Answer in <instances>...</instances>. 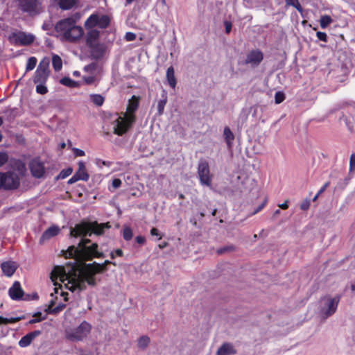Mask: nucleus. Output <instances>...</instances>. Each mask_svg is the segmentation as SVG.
<instances>
[{
  "label": "nucleus",
  "instance_id": "f257e3e1",
  "mask_svg": "<svg viewBox=\"0 0 355 355\" xmlns=\"http://www.w3.org/2000/svg\"><path fill=\"white\" fill-rule=\"evenodd\" d=\"M89 242V239H83L78 247H69L64 253V256L73 258V262L64 266H56L53 272V279L56 277H60L69 289H84L87 284L92 286L96 284L94 275L105 271L107 264L112 263L116 266L114 262L108 260L105 261L102 264L96 262L92 264H84V261L92 257H103V253L98 251L96 243L87 246Z\"/></svg>",
  "mask_w": 355,
  "mask_h": 355
},
{
  "label": "nucleus",
  "instance_id": "f03ea898",
  "mask_svg": "<svg viewBox=\"0 0 355 355\" xmlns=\"http://www.w3.org/2000/svg\"><path fill=\"white\" fill-rule=\"evenodd\" d=\"M139 106V98L133 96L128 101L126 111L113 122L114 132L118 135L125 133L135 121V112Z\"/></svg>",
  "mask_w": 355,
  "mask_h": 355
},
{
  "label": "nucleus",
  "instance_id": "7ed1b4c3",
  "mask_svg": "<svg viewBox=\"0 0 355 355\" xmlns=\"http://www.w3.org/2000/svg\"><path fill=\"white\" fill-rule=\"evenodd\" d=\"M55 266L54 268H55ZM55 268L53 269L51 273V282L53 283V285L55 286L54 288V293H52L51 294V299L49 300V311L50 313H57L60 311L64 306H65V302L67 301L68 297V293H65L62 291V287L64 286L65 288L74 292V291H80L82 289L80 290H71L69 289L66 286V284L62 280H60V277H57L53 279V272L54 271Z\"/></svg>",
  "mask_w": 355,
  "mask_h": 355
},
{
  "label": "nucleus",
  "instance_id": "20e7f679",
  "mask_svg": "<svg viewBox=\"0 0 355 355\" xmlns=\"http://www.w3.org/2000/svg\"><path fill=\"white\" fill-rule=\"evenodd\" d=\"M55 30L62 39L70 42L80 38L83 35V28L76 25L73 18H67L58 22Z\"/></svg>",
  "mask_w": 355,
  "mask_h": 355
},
{
  "label": "nucleus",
  "instance_id": "39448f33",
  "mask_svg": "<svg viewBox=\"0 0 355 355\" xmlns=\"http://www.w3.org/2000/svg\"><path fill=\"white\" fill-rule=\"evenodd\" d=\"M110 227L108 223L98 224L97 222H85L76 225L73 228L71 229L70 234L72 236H85L94 234L96 235H101L104 232L105 229Z\"/></svg>",
  "mask_w": 355,
  "mask_h": 355
},
{
  "label": "nucleus",
  "instance_id": "423d86ee",
  "mask_svg": "<svg viewBox=\"0 0 355 355\" xmlns=\"http://www.w3.org/2000/svg\"><path fill=\"white\" fill-rule=\"evenodd\" d=\"M92 330V325L83 321L75 329H67L65 330V338L73 342L81 341L87 337Z\"/></svg>",
  "mask_w": 355,
  "mask_h": 355
},
{
  "label": "nucleus",
  "instance_id": "0eeeda50",
  "mask_svg": "<svg viewBox=\"0 0 355 355\" xmlns=\"http://www.w3.org/2000/svg\"><path fill=\"white\" fill-rule=\"evenodd\" d=\"M17 174L14 173H3V184L5 189L17 188L19 184V176H21L26 172L25 165L21 161H17L15 163Z\"/></svg>",
  "mask_w": 355,
  "mask_h": 355
},
{
  "label": "nucleus",
  "instance_id": "6e6552de",
  "mask_svg": "<svg viewBox=\"0 0 355 355\" xmlns=\"http://www.w3.org/2000/svg\"><path fill=\"white\" fill-rule=\"evenodd\" d=\"M339 301V296L324 297L320 302V314L324 318H327L334 314L337 309Z\"/></svg>",
  "mask_w": 355,
  "mask_h": 355
},
{
  "label": "nucleus",
  "instance_id": "1a4fd4ad",
  "mask_svg": "<svg viewBox=\"0 0 355 355\" xmlns=\"http://www.w3.org/2000/svg\"><path fill=\"white\" fill-rule=\"evenodd\" d=\"M50 60L48 58H44L40 62L33 78L34 83H46L50 73Z\"/></svg>",
  "mask_w": 355,
  "mask_h": 355
},
{
  "label": "nucleus",
  "instance_id": "9d476101",
  "mask_svg": "<svg viewBox=\"0 0 355 355\" xmlns=\"http://www.w3.org/2000/svg\"><path fill=\"white\" fill-rule=\"evenodd\" d=\"M8 40L16 45H29L33 42L35 36L22 31H15L8 36Z\"/></svg>",
  "mask_w": 355,
  "mask_h": 355
},
{
  "label": "nucleus",
  "instance_id": "9b49d317",
  "mask_svg": "<svg viewBox=\"0 0 355 355\" xmlns=\"http://www.w3.org/2000/svg\"><path fill=\"white\" fill-rule=\"evenodd\" d=\"M198 174L202 185L210 187L212 176L210 173L209 164L206 162H201L198 165Z\"/></svg>",
  "mask_w": 355,
  "mask_h": 355
},
{
  "label": "nucleus",
  "instance_id": "f8f14e48",
  "mask_svg": "<svg viewBox=\"0 0 355 355\" xmlns=\"http://www.w3.org/2000/svg\"><path fill=\"white\" fill-rule=\"evenodd\" d=\"M19 8L31 15L37 13L41 8V3L38 0H19Z\"/></svg>",
  "mask_w": 355,
  "mask_h": 355
},
{
  "label": "nucleus",
  "instance_id": "ddd939ff",
  "mask_svg": "<svg viewBox=\"0 0 355 355\" xmlns=\"http://www.w3.org/2000/svg\"><path fill=\"white\" fill-rule=\"evenodd\" d=\"M263 58V55L261 51L258 49L252 50L247 54L245 63L252 67H256L261 63Z\"/></svg>",
  "mask_w": 355,
  "mask_h": 355
},
{
  "label": "nucleus",
  "instance_id": "4468645a",
  "mask_svg": "<svg viewBox=\"0 0 355 355\" xmlns=\"http://www.w3.org/2000/svg\"><path fill=\"white\" fill-rule=\"evenodd\" d=\"M85 70L92 73L91 75L83 76V80L86 84L92 85L98 80L99 71L94 64L86 66Z\"/></svg>",
  "mask_w": 355,
  "mask_h": 355
},
{
  "label": "nucleus",
  "instance_id": "2eb2a0df",
  "mask_svg": "<svg viewBox=\"0 0 355 355\" xmlns=\"http://www.w3.org/2000/svg\"><path fill=\"white\" fill-rule=\"evenodd\" d=\"M30 170L32 175L35 178H42L44 174V166L43 164L38 159H34L30 163Z\"/></svg>",
  "mask_w": 355,
  "mask_h": 355
},
{
  "label": "nucleus",
  "instance_id": "dca6fc26",
  "mask_svg": "<svg viewBox=\"0 0 355 355\" xmlns=\"http://www.w3.org/2000/svg\"><path fill=\"white\" fill-rule=\"evenodd\" d=\"M24 291L19 282H15L8 290V295L12 300L19 301L23 299Z\"/></svg>",
  "mask_w": 355,
  "mask_h": 355
},
{
  "label": "nucleus",
  "instance_id": "f3484780",
  "mask_svg": "<svg viewBox=\"0 0 355 355\" xmlns=\"http://www.w3.org/2000/svg\"><path fill=\"white\" fill-rule=\"evenodd\" d=\"M17 267L18 264L13 261H4L1 265L3 273L8 277L12 276Z\"/></svg>",
  "mask_w": 355,
  "mask_h": 355
},
{
  "label": "nucleus",
  "instance_id": "a211bd4d",
  "mask_svg": "<svg viewBox=\"0 0 355 355\" xmlns=\"http://www.w3.org/2000/svg\"><path fill=\"white\" fill-rule=\"evenodd\" d=\"M40 334V331H35L31 333H29L22 337L21 340L19 341V345L21 347H26L32 343L33 339Z\"/></svg>",
  "mask_w": 355,
  "mask_h": 355
},
{
  "label": "nucleus",
  "instance_id": "6ab92c4d",
  "mask_svg": "<svg viewBox=\"0 0 355 355\" xmlns=\"http://www.w3.org/2000/svg\"><path fill=\"white\" fill-rule=\"evenodd\" d=\"M80 180L87 181L89 179V175L87 173L85 165L83 162H78V169L74 174Z\"/></svg>",
  "mask_w": 355,
  "mask_h": 355
},
{
  "label": "nucleus",
  "instance_id": "aec40b11",
  "mask_svg": "<svg viewBox=\"0 0 355 355\" xmlns=\"http://www.w3.org/2000/svg\"><path fill=\"white\" fill-rule=\"evenodd\" d=\"M234 346L229 343L223 344L217 351V355H235Z\"/></svg>",
  "mask_w": 355,
  "mask_h": 355
},
{
  "label": "nucleus",
  "instance_id": "412c9836",
  "mask_svg": "<svg viewBox=\"0 0 355 355\" xmlns=\"http://www.w3.org/2000/svg\"><path fill=\"white\" fill-rule=\"evenodd\" d=\"M60 232V228L57 226H52L48 228L42 235L41 241H44L48 240L55 236H56Z\"/></svg>",
  "mask_w": 355,
  "mask_h": 355
},
{
  "label": "nucleus",
  "instance_id": "4be33fe9",
  "mask_svg": "<svg viewBox=\"0 0 355 355\" xmlns=\"http://www.w3.org/2000/svg\"><path fill=\"white\" fill-rule=\"evenodd\" d=\"M166 80L168 85L172 87L175 88L176 86V78L175 77V71L173 67H169L166 71Z\"/></svg>",
  "mask_w": 355,
  "mask_h": 355
},
{
  "label": "nucleus",
  "instance_id": "5701e85b",
  "mask_svg": "<svg viewBox=\"0 0 355 355\" xmlns=\"http://www.w3.org/2000/svg\"><path fill=\"white\" fill-rule=\"evenodd\" d=\"M223 136L225 138V140L229 148L232 147V141H234V136L228 127H225L223 130Z\"/></svg>",
  "mask_w": 355,
  "mask_h": 355
},
{
  "label": "nucleus",
  "instance_id": "b1692460",
  "mask_svg": "<svg viewBox=\"0 0 355 355\" xmlns=\"http://www.w3.org/2000/svg\"><path fill=\"white\" fill-rule=\"evenodd\" d=\"M85 26L87 28L98 26V15H92L85 21Z\"/></svg>",
  "mask_w": 355,
  "mask_h": 355
},
{
  "label": "nucleus",
  "instance_id": "393cba45",
  "mask_svg": "<svg viewBox=\"0 0 355 355\" xmlns=\"http://www.w3.org/2000/svg\"><path fill=\"white\" fill-rule=\"evenodd\" d=\"M53 67L55 71L61 70L62 67V61L60 56L58 55H53L52 58Z\"/></svg>",
  "mask_w": 355,
  "mask_h": 355
},
{
  "label": "nucleus",
  "instance_id": "a878e982",
  "mask_svg": "<svg viewBox=\"0 0 355 355\" xmlns=\"http://www.w3.org/2000/svg\"><path fill=\"white\" fill-rule=\"evenodd\" d=\"M110 23V19L107 15H98V27L103 28L107 26Z\"/></svg>",
  "mask_w": 355,
  "mask_h": 355
},
{
  "label": "nucleus",
  "instance_id": "bb28decb",
  "mask_svg": "<svg viewBox=\"0 0 355 355\" xmlns=\"http://www.w3.org/2000/svg\"><path fill=\"white\" fill-rule=\"evenodd\" d=\"M21 320V317H3L0 315V324H7L15 323Z\"/></svg>",
  "mask_w": 355,
  "mask_h": 355
},
{
  "label": "nucleus",
  "instance_id": "cd10ccee",
  "mask_svg": "<svg viewBox=\"0 0 355 355\" xmlns=\"http://www.w3.org/2000/svg\"><path fill=\"white\" fill-rule=\"evenodd\" d=\"M89 98L97 106H101L104 103V98L100 94H90Z\"/></svg>",
  "mask_w": 355,
  "mask_h": 355
},
{
  "label": "nucleus",
  "instance_id": "c85d7f7f",
  "mask_svg": "<svg viewBox=\"0 0 355 355\" xmlns=\"http://www.w3.org/2000/svg\"><path fill=\"white\" fill-rule=\"evenodd\" d=\"M60 83L62 85H65L69 87H76L78 86V83L77 82L73 80L72 79H71L70 78H68V77L62 78L60 80Z\"/></svg>",
  "mask_w": 355,
  "mask_h": 355
},
{
  "label": "nucleus",
  "instance_id": "c756f323",
  "mask_svg": "<svg viewBox=\"0 0 355 355\" xmlns=\"http://www.w3.org/2000/svg\"><path fill=\"white\" fill-rule=\"evenodd\" d=\"M76 3V0H59V5L62 9L71 8Z\"/></svg>",
  "mask_w": 355,
  "mask_h": 355
},
{
  "label": "nucleus",
  "instance_id": "7c9ffc66",
  "mask_svg": "<svg viewBox=\"0 0 355 355\" xmlns=\"http://www.w3.org/2000/svg\"><path fill=\"white\" fill-rule=\"evenodd\" d=\"M333 20L329 15H323L321 17L320 20V24L322 28H327L329 24L332 23Z\"/></svg>",
  "mask_w": 355,
  "mask_h": 355
},
{
  "label": "nucleus",
  "instance_id": "2f4dec72",
  "mask_svg": "<svg viewBox=\"0 0 355 355\" xmlns=\"http://www.w3.org/2000/svg\"><path fill=\"white\" fill-rule=\"evenodd\" d=\"M37 64V59L35 57H31L28 59L26 67V71H31L33 70Z\"/></svg>",
  "mask_w": 355,
  "mask_h": 355
},
{
  "label": "nucleus",
  "instance_id": "473e14b6",
  "mask_svg": "<svg viewBox=\"0 0 355 355\" xmlns=\"http://www.w3.org/2000/svg\"><path fill=\"white\" fill-rule=\"evenodd\" d=\"M36 84V92L40 94H45L47 93L48 89L45 86V83H34Z\"/></svg>",
  "mask_w": 355,
  "mask_h": 355
},
{
  "label": "nucleus",
  "instance_id": "72a5a7b5",
  "mask_svg": "<svg viewBox=\"0 0 355 355\" xmlns=\"http://www.w3.org/2000/svg\"><path fill=\"white\" fill-rule=\"evenodd\" d=\"M150 343V339L147 336H142L138 340V346L140 348L144 349L148 346Z\"/></svg>",
  "mask_w": 355,
  "mask_h": 355
},
{
  "label": "nucleus",
  "instance_id": "f704fd0d",
  "mask_svg": "<svg viewBox=\"0 0 355 355\" xmlns=\"http://www.w3.org/2000/svg\"><path fill=\"white\" fill-rule=\"evenodd\" d=\"M166 98L165 97L163 99H161L158 101V104H157V111H158V114L159 115H162L164 112V107L166 104Z\"/></svg>",
  "mask_w": 355,
  "mask_h": 355
},
{
  "label": "nucleus",
  "instance_id": "c9c22d12",
  "mask_svg": "<svg viewBox=\"0 0 355 355\" xmlns=\"http://www.w3.org/2000/svg\"><path fill=\"white\" fill-rule=\"evenodd\" d=\"M123 236L125 240L129 241L132 238V232L130 227H125L123 229Z\"/></svg>",
  "mask_w": 355,
  "mask_h": 355
},
{
  "label": "nucleus",
  "instance_id": "e433bc0d",
  "mask_svg": "<svg viewBox=\"0 0 355 355\" xmlns=\"http://www.w3.org/2000/svg\"><path fill=\"white\" fill-rule=\"evenodd\" d=\"M72 172L73 169L71 167L64 169L60 173L58 178L64 179L67 177L69 176L72 173Z\"/></svg>",
  "mask_w": 355,
  "mask_h": 355
},
{
  "label": "nucleus",
  "instance_id": "4c0bfd02",
  "mask_svg": "<svg viewBox=\"0 0 355 355\" xmlns=\"http://www.w3.org/2000/svg\"><path fill=\"white\" fill-rule=\"evenodd\" d=\"M284 98H285V96L283 92H276L275 96V103H277V104L281 103L282 102L284 101Z\"/></svg>",
  "mask_w": 355,
  "mask_h": 355
},
{
  "label": "nucleus",
  "instance_id": "58836bf2",
  "mask_svg": "<svg viewBox=\"0 0 355 355\" xmlns=\"http://www.w3.org/2000/svg\"><path fill=\"white\" fill-rule=\"evenodd\" d=\"M98 35V32L96 30H92L87 35V41L92 42V40H95Z\"/></svg>",
  "mask_w": 355,
  "mask_h": 355
},
{
  "label": "nucleus",
  "instance_id": "ea45409f",
  "mask_svg": "<svg viewBox=\"0 0 355 355\" xmlns=\"http://www.w3.org/2000/svg\"><path fill=\"white\" fill-rule=\"evenodd\" d=\"M8 160V155L6 153H0V167Z\"/></svg>",
  "mask_w": 355,
  "mask_h": 355
},
{
  "label": "nucleus",
  "instance_id": "a19ab883",
  "mask_svg": "<svg viewBox=\"0 0 355 355\" xmlns=\"http://www.w3.org/2000/svg\"><path fill=\"white\" fill-rule=\"evenodd\" d=\"M123 254V251L121 249H117L110 253V257L114 259L116 256L122 257Z\"/></svg>",
  "mask_w": 355,
  "mask_h": 355
},
{
  "label": "nucleus",
  "instance_id": "79ce46f5",
  "mask_svg": "<svg viewBox=\"0 0 355 355\" xmlns=\"http://www.w3.org/2000/svg\"><path fill=\"white\" fill-rule=\"evenodd\" d=\"M349 167L351 171L355 169V153L352 154L350 156Z\"/></svg>",
  "mask_w": 355,
  "mask_h": 355
},
{
  "label": "nucleus",
  "instance_id": "37998d69",
  "mask_svg": "<svg viewBox=\"0 0 355 355\" xmlns=\"http://www.w3.org/2000/svg\"><path fill=\"white\" fill-rule=\"evenodd\" d=\"M317 37L321 41L327 42V35L325 33L319 31L317 33Z\"/></svg>",
  "mask_w": 355,
  "mask_h": 355
},
{
  "label": "nucleus",
  "instance_id": "c03bdc74",
  "mask_svg": "<svg viewBox=\"0 0 355 355\" xmlns=\"http://www.w3.org/2000/svg\"><path fill=\"white\" fill-rule=\"evenodd\" d=\"M121 185V180L120 179L116 178L112 180V187L114 189H118Z\"/></svg>",
  "mask_w": 355,
  "mask_h": 355
},
{
  "label": "nucleus",
  "instance_id": "a18cd8bd",
  "mask_svg": "<svg viewBox=\"0 0 355 355\" xmlns=\"http://www.w3.org/2000/svg\"><path fill=\"white\" fill-rule=\"evenodd\" d=\"M73 151L76 157H82L85 155V152L79 148H73Z\"/></svg>",
  "mask_w": 355,
  "mask_h": 355
},
{
  "label": "nucleus",
  "instance_id": "49530a36",
  "mask_svg": "<svg viewBox=\"0 0 355 355\" xmlns=\"http://www.w3.org/2000/svg\"><path fill=\"white\" fill-rule=\"evenodd\" d=\"M95 163L98 167H102V166H110V164L98 158L95 159Z\"/></svg>",
  "mask_w": 355,
  "mask_h": 355
},
{
  "label": "nucleus",
  "instance_id": "de8ad7c7",
  "mask_svg": "<svg viewBox=\"0 0 355 355\" xmlns=\"http://www.w3.org/2000/svg\"><path fill=\"white\" fill-rule=\"evenodd\" d=\"M136 37L135 34L128 32L125 34V38L127 41H133Z\"/></svg>",
  "mask_w": 355,
  "mask_h": 355
},
{
  "label": "nucleus",
  "instance_id": "09e8293b",
  "mask_svg": "<svg viewBox=\"0 0 355 355\" xmlns=\"http://www.w3.org/2000/svg\"><path fill=\"white\" fill-rule=\"evenodd\" d=\"M150 234L152 236H158V239L160 240L162 236V235L159 234V231L157 230V229L156 228H152L151 230H150Z\"/></svg>",
  "mask_w": 355,
  "mask_h": 355
},
{
  "label": "nucleus",
  "instance_id": "8fccbe9b",
  "mask_svg": "<svg viewBox=\"0 0 355 355\" xmlns=\"http://www.w3.org/2000/svg\"><path fill=\"white\" fill-rule=\"evenodd\" d=\"M310 206V202L309 200H306L304 202H303L301 205H300V208L303 210H306L307 209H309Z\"/></svg>",
  "mask_w": 355,
  "mask_h": 355
},
{
  "label": "nucleus",
  "instance_id": "3c124183",
  "mask_svg": "<svg viewBox=\"0 0 355 355\" xmlns=\"http://www.w3.org/2000/svg\"><path fill=\"white\" fill-rule=\"evenodd\" d=\"M225 31L227 33H229L231 31L232 29V24L230 21H225Z\"/></svg>",
  "mask_w": 355,
  "mask_h": 355
},
{
  "label": "nucleus",
  "instance_id": "603ef678",
  "mask_svg": "<svg viewBox=\"0 0 355 355\" xmlns=\"http://www.w3.org/2000/svg\"><path fill=\"white\" fill-rule=\"evenodd\" d=\"M136 241L139 244H144L146 241V239L144 236H138L136 237Z\"/></svg>",
  "mask_w": 355,
  "mask_h": 355
},
{
  "label": "nucleus",
  "instance_id": "864d4df0",
  "mask_svg": "<svg viewBox=\"0 0 355 355\" xmlns=\"http://www.w3.org/2000/svg\"><path fill=\"white\" fill-rule=\"evenodd\" d=\"M266 202H267V200H266L261 205H260L257 207V209L253 212V214H255L258 213L259 211H261L264 207V206L266 205Z\"/></svg>",
  "mask_w": 355,
  "mask_h": 355
},
{
  "label": "nucleus",
  "instance_id": "5fc2aeb1",
  "mask_svg": "<svg viewBox=\"0 0 355 355\" xmlns=\"http://www.w3.org/2000/svg\"><path fill=\"white\" fill-rule=\"evenodd\" d=\"M298 0H286V3L288 6H295L298 2Z\"/></svg>",
  "mask_w": 355,
  "mask_h": 355
},
{
  "label": "nucleus",
  "instance_id": "6e6d98bb",
  "mask_svg": "<svg viewBox=\"0 0 355 355\" xmlns=\"http://www.w3.org/2000/svg\"><path fill=\"white\" fill-rule=\"evenodd\" d=\"M80 180L79 179H78V178L73 175L69 180H68V183L69 184H73L75 182H76L77 181Z\"/></svg>",
  "mask_w": 355,
  "mask_h": 355
},
{
  "label": "nucleus",
  "instance_id": "4d7b16f0",
  "mask_svg": "<svg viewBox=\"0 0 355 355\" xmlns=\"http://www.w3.org/2000/svg\"><path fill=\"white\" fill-rule=\"evenodd\" d=\"M278 206L283 209H286L288 207V200H286L284 203L278 205Z\"/></svg>",
  "mask_w": 355,
  "mask_h": 355
},
{
  "label": "nucleus",
  "instance_id": "13d9d810",
  "mask_svg": "<svg viewBox=\"0 0 355 355\" xmlns=\"http://www.w3.org/2000/svg\"><path fill=\"white\" fill-rule=\"evenodd\" d=\"M294 8H295L299 12H302V6H300L299 1L297 3V4H295V6H293Z\"/></svg>",
  "mask_w": 355,
  "mask_h": 355
},
{
  "label": "nucleus",
  "instance_id": "bf43d9fd",
  "mask_svg": "<svg viewBox=\"0 0 355 355\" xmlns=\"http://www.w3.org/2000/svg\"><path fill=\"white\" fill-rule=\"evenodd\" d=\"M3 187V173H0V188Z\"/></svg>",
  "mask_w": 355,
  "mask_h": 355
},
{
  "label": "nucleus",
  "instance_id": "052dcab7",
  "mask_svg": "<svg viewBox=\"0 0 355 355\" xmlns=\"http://www.w3.org/2000/svg\"><path fill=\"white\" fill-rule=\"evenodd\" d=\"M329 185V183H326L321 189L320 190L318 191V194H321L325 189L326 188L328 187Z\"/></svg>",
  "mask_w": 355,
  "mask_h": 355
},
{
  "label": "nucleus",
  "instance_id": "680f3d73",
  "mask_svg": "<svg viewBox=\"0 0 355 355\" xmlns=\"http://www.w3.org/2000/svg\"><path fill=\"white\" fill-rule=\"evenodd\" d=\"M166 245H167V243H164V244L159 245V247L160 248H165Z\"/></svg>",
  "mask_w": 355,
  "mask_h": 355
},
{
  "label": "nucleus",
  "instance_id": "e2e57ef3",
  "mask_svg": "<svg viewBox=\"0 0 355 355\" xmlns=\"http://www.w3.org/2000/svg\"><path fill=\"white\" fill-rule=\"evenodd\" d=\"M319 195H320V194H318V193L316 194V196L314 197L313 200H315L318 198V197L319 196Z\"/></svg>",
  "mask_w": 355,
  "mask_h": 355
},
{
  "label": "nucleus",
  "instance_id": "0e129e2a",
  "mask_svg": "<svg viewBox=\"0 0 355 355\" xmlns=\"http://www.w3.org/2000/svg\"><path fill=\"white\" fill-rule=\"evenodd\" d=\"M279 213H280V211L279 209L276 210L275 212V214H279Z\"/></svg>",
  "mask_w": 355,
  "mask_h": 355
},
{
  "label": "nucleus",
  "instance_id": "69168bd1",
  "mask_svg": "<svg viewBox=\"0 0 355 355\" xmlns=\"http://www.w3.org/2000/svg\"><path fill=\"white\" fill-rule=\"evenodd\" d=\"M2 123H3V121H2L1 118L0 117V125L2 124Z\"/></svg>",
  "mask_w": 355,
  "mask_h": 355
},
{
  "label": "nucleus",
  "instance_id": "338daca9",
  "mask_svg": "<svg viewBox=\"0 0 355 355\" xmlns=\"http://www.w3.org/2000/svg\"><path fill=\"white\" fill-rule=\"evenodd\" d=\"M1 139H2V135H1V134L0 133V141H1Z\"/></svg>",
  "mask_w": 355,
  "mask_h": 355
},
{
  "label": "nucleus",
  "instance_id": "774afa93",
  "mask_svg": "<svg viewBox=\"0 0 355 355\" xmlns=\"http://www.w3.org/2000/svg\"><path fill=\"white\" fill-rule=\"evenodd\" d=\"M74 74H75V75H78V72L75 71V72H74Z\"/></svg>",
  "mask_w": 355,
  "mask_h": 355
}]
</instances>
